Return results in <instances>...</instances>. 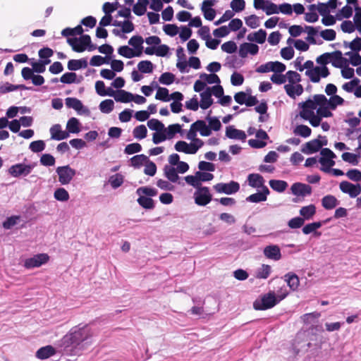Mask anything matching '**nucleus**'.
<instances>
[{
  "instance_id": "26",
  "label": "nucleus",
  "mask_w": 361,
  "mask_h": 361,
  "mask_svg": "<svg viewBox=\"0 0 361 361\" xmlns=\"http://www.w3.org/2000/svg\"><path fill=\"white\" fill-rule=\"evenodd\" d=\"M56 353V350L51 345H47L40 348L36 352V357L40 360H44L50 357Z\"/></svg>"
},
{
  "instance_id": "38",
  "label": "nucleus",
  "mask_w": 361,
  "mask_h": 361,
  "mask_svg": "<svg viewBox=\"0 0 361 361\" xmlns=\"http://www.w3.org/2000/svg\"><path fill=\"white\" fill-rule=\"evenodd\" d=\"M131 165L135 168H140L142 164L149 161V158L145 154H138L130 159Z\"/></svg>"
},
{
  "instance_id": "32",
  "label": "nucleus",
  "mask_w": 361,
  "mask_h": 361,
  "mask_svg": "<svg viewBox=\"0 0 361 361\" xmlns=\"http://www.w3.org/2000/svg\"><path fill=\"white\" fill-rule=\"evenodd\" d=\"M316 213V207L314 204L302 207L300 209V214L305 220H309L313 217Z\"/></svg>"
},
{
  "instance_id": "63",
  "label": "nucleus",
  "mask_w": 361,
  "mask_h": 361,
  "mask_svg": "<svg viewBox=\"0 0 361 361\" xmlns=\"http://www.w3.org/2000/svg\"><path fill=\"white\" fill-rule=\"evenodd\" d=\"M346 176L350 180L353 181L358 182L361 180V171L358 169H350L346 173Z\"/></svg>"
},
{
  "instance_id": "35",
  "label": "nucleus",
  "mask_w": 361,
  "mask_h": 361,
  "mask_svg": "<svg viewBox=\"0 0 361 361\" xmlns=\"http://www.w3.org/2000/svg\"><path fill=\"white\" fill-rule=\"evenodd\" d=\"M80 122L75 117L71 118L66 124V129L68 133H78L80 131Z\"/></svg>"
},
{
  "instance_id": "7",
  "label": "nucleus",
  "mask_w": 361,
  "mask_h": 361,
  "mask_svg": "<svg viewBox=\"0 0 361 361\" xmlns=\"http://www.w3.org/2000/svg\"><path fill=\"white\" fill-rule=\"evenodd\" d=\"M49 259L47 254L40 253L34 255L32 257L26 259L24 261V267L26 269H33L39 267L42 264H46Z\"/></svg>"
},
{
  "instance_id": "5",
  "label": "nucleus",
  "mask_w": 361,
  "mask_h": 361,
  "mask_svg": "<svg viewBox=\"0 0 361 361\" xmlns=\"http://www.w3.org/2000/svg\"><path fill=\"white\" fill-rule=\"evenodd\" d=\"M56 172L59 176V181L61 185L70 183L76 174V171L69 165L57 167Z\"/></svg>"
},
{
  "instance_id": "49",
  "label": "nucleus",
  "mask_w": 361,
  "mask_h": 361,
  "mask_svg": "<svg viewBox=\"0 0 361 361\" xmlns=\"http://www.w3.org/2000/svg\"><path fill=\"white\" fill-rule=\"evenodd\" d=\"M29 149L35 153L41 152L45 149V143L41 140L33 141L30 144Z\"/></svg>"
},
{
  "instance_id": "33",
  "label": "nucleus",
  "mask_w": 361,
  "mask_h": 361,
  "mask_svg": "<svg viewBox=\"0 0 361 361\" xmlns=\"http://www.w3.org/2000/svg\"><path fill=\"white\" fill-rule=\"evenodd\" d=\"M133 94L123 90H119L115 94V100L118 102L128 103L132 101Z\"/></svg>"
},
{
  "instance_id": "36",
  "label": "nucleus",
  "mask_w": 361,
  "mask_h": 361,
  "mask_svg": "<svg viewBox=\"0 0 361 361\" xmlns=\"http://www.w3.org/2000/svg\"><path fill=\"white\" fill-rule=\"evenodd\" d=\"M312 130L307 126L298 125L293 130V133L302 137H308L310 136Z\"/></svg>"
},
{
  "instance_id": "21",
  "label": "nucleus",
  "mask_w": 361,
  "mask_h": 361,
  "mask_svg": "<svg viewBox=\"0 0 361 361\" xmlns=\"http://www.w3.org/2000/svg\"><path fill=\"white\" fill-rule=\"evenodd\" d=\"M200 107L202 109H207L213 104V99L212 98V92L210 87H207L205 91L200 93Z\"/></svg>"
},
{
  "instance_id": "58",
  "label": "nucleus",
  "mask_w": 361,
  "mask_h": 361,
  "mask_svg": "<svg viewBox=\"0 0 361 361\" xmlns=\"http://www.w3.org/2000/svg\"><path fill=\"white\" fill-rule=\"evenodd\" d=\"M305 75L310 78L312 82L317 83L320 81V76L318 70H317V66L311 70H307L305 71Z\"/></svg>"
},
{
  "instance_id": "11",
  "label": "nucleus",
  "mask_w": 361,
  "mask_h": 361,
  "mask_svg": "<svg viewBox=\"0 0 361 361\" xmlns=\"http://www.w3.org/2000/svg\"><path fill=\"white\" fill-rule=\"evenodd\" d=\"M66 105L68 108L75 110L79 114L89 115L90 110L87 107L83 106L80 100L74 97H68L66 99Z\"/></svg>"
},
{
  "instance_id": "60",
  "label": "nucleus",
  "mask_w": 361,
  "mask_h": 361,
  "mask_svg": "<svg viewBox=\"0 0 361 361\" xmlns=\"http://www.w3.org/2000/svg\"><path fill=\"white\" fill-rule=\"evenodd\" d=\"M185 182L190 185L196 188L197 190L198 188L202 187L201 185V183H199V180L197 177L196 173L194 176L189 175L185 177Z\"/></svg>"
},
{
  "instance_id": "10",
  "label": "nucleus",
  "mask_w": 361,
  "mask_h": 361,
  "mask_svg": "<svg viewBox=\"0 0 361 361\" xmlns=\"http://www.w3.org/2000/svg\"><path fill=\"white\" fill-rule=\"evenodd\" d=\"M340 190L345 194H348L351 198H355L361 193V185H354L348 181L344 180L340 183Z\"/></svg>"
},
{
  "instance_id": "23",
  "label": "nucleus",
  "mask_w": 361,
  "mask_h": 361,
  "mask_svg": "<svg viewBox=\"0 0 361 361\" xmlns=\"http://www.w3.org/2000/svg\"><path fill=\"white\" fill-rule=\"evenodd\" d=\"M339 203L340 202L337 198L332 195H327L322 199V205L327 210L333 209L338 205Z\"/></svg>"
},
{
  "instance_id": "55",
  "label": "nucleus",
  "mask_w": 361,
  "mask_h": 361,
  "mask_svg": "<svg viewBox=\"0 0 361 361\" xmlns=\"http://www.w3.org/2000/svg\"><path fill=\"white\" fill-rule=\"evenodd\" d=\"M108 56L103 57L99 55L93 56L90 61V64L92 66H99L104 63H108L109 61L106 60Z\"/></svg>"
},
{
  "instance_id": "52",
  "label": "nucleus",
  "mask_w": 361,
  "mask_h": 361,
  "mask_svg": "<svg viewBox=\"0 0 361 361\" xmlns=\"http://www.w3.org/2000/svg\"><path fill=\"white\" fill-rule=\"evenodd\" d=\"M155 98L163 102H169L171 98L169 97V90L166 87H158Z\"/></svg>"
},
{
  "instance_id": "20",
  "label": "nucleus",
  "mask_w": 361,
  "mask_h": 361,
  "mask_svg": "<svg viewBox=\"0 0 361 361\" xmlns=\"http://www.w3.org/2000/svg\"><path fill=\"white\" fill-rule=\"evenodd\" d=\"M269 190L267 187H264L261 192H258L250 195L246 197V201L249 202L258 203L264 202L267 199V196L269 194Z\"/></svg>"
},
{
  "instance_id": "8",
  "label": "nucleus",
  "mask_w": 361,
  "mask_h": 361,
  "mask_svg": "<svg viewBox=\"0 0 361 361\" xmlns=\"http://www.w3.org/2000/svg\"><path fill=\"white\" fill-rule=\"evenodd\" d=\"M214 189L219 193L232 195L240 190V185L238 182L231 180L229 183H219L214 185Z\"/></svg>"
},
{
  "instance_id": "56",
  "label": "nucleus",
  "mask_w": 361,
  "mask_h": 361,
  "mask_svg": "<svg viewBox=\"0 0 361 361\" xmlns=\"http://www.w3.org/2000/svg\"><path fill=\"white\" fill-rule=\"evenodd\" d=\"M109 182L113 188L116 189L120 187L123 183V177L119 173L111 176Z\"/></svg>"
},
{
  "instance_id": "12",
  "label": "nucleus",
  "mask_w": 361,
  "mask_h": 361,
  "mask_svg": "<svg viewBox=\"0 0 361 361\" xmlns=\"http://www.w3.org/2000/svg\"><path fill=\"white\" fill-rule=\"evenodd\" d=\"M320 154L322 157L319 159V162L322 166L331 167L335 165V161L333 159L336 158V156L330 149L322 148Z\"/></svg>"
},
{
  "instance_id": "57",
  "label": "nucleus",
  "mask_w": 361,
  "mask_h": 361,
  "mask_svg": "<svg viewBox=\"0 0 361 361\" xmlns=\"http://www.w3.org/2000/svg\"><path fill=\"white\" fill-rule=\"evenodd\" d=\"M142 150V146L139 143H132L128 145L124 149V153L126 154H133L134 153L140 152Z\"/></svg>"
},
{
  "instance_id": "40",
  "label": "nucleus",
  "mask_w": 361,
  "mask_h": 361,
  "mask_svg": "<svg viewBox=\"0 0 361 361\" xmlns=\"http://www.w3.org/2000/svg\"><path fill=\"white\" fill-rule=\"evenodd\" d=\"M136 193L139 196H145L148 197H154L157 195V190L152 188L140 187L137 189Z\"/></svg>"
},
{
  "instance_id": "64",
  "label": "nucleus",
  "mask_w": 361,
  "mask_h": 361,
  "mask_svg": "<svg viewBox=\"0 0 361 361\" xmlns=\"http://www.w3.org/2000/svg\"><path fill=\"white\" fill-rule=\"evenodd\" d=\"M356 13L354 16V24L356 29L361 32V8L355 6Z\"/></svg>"
},
{
  "instance_id": "39",
  "label": "nucleus",
  "mask_w": 361,
  "mask_h": 361,
  "mask_svg": "<svg viewBox=\"0 0 361 361\" xmlns=\"http://www.w3.org/2000/svg\"><path fill=\"white\" fill-rule=\"evenodd\" d=\"M138 204L147 209H152L154 207V200L151 197L140 196L137 200Z\"/></svg>"
},
{
  "instance_id": "31",
  "label": "nucleus",
  "mask_w": 361,
  "mask_h": 361,
  "mask_svg": "<svg viewBox=\"0 0 361 361\" xmlns=\"http://www.w3.org/2000/svg\"><path fill=\"white\" fill-rule=\"evenodd\" d=\"M193 127H197V130L202 136H209L212 134V130L209 126L202 120H197L193 123Z\"/></svg>"
},
{
  "instance_id": "48",
  "label": "nucleus",
  "mask_w": 361,
  "mask_h": 361,
  "mask_svg": "<svg viewBox=\"0 0 361 361\" xmlns=\"http://www.w3.org/2000/svg\"><path fill=\"white\" fill-rule=\"evenodd\" d=\"M175 80V75L170 73L166 72L161 75L159 78V81L160 83L166 85H169L172 84Z\"/></svg>"
},
{
  "instance_id": "54",
  "label": "nucleus",
  "mask_w": 361,
  "mask_h": 361,
  "mask_svg": "<svg viewBox=\"0 0 361 361\" xmlns=\"http://www.w3.org/2000/svg\"><path fill=\"white\" fill-rule=\"evenodd\" d=\"M206 119L209 122V126L210 127L211 130H214V131H218L221 128V123L220 121L216 117H211L209 115H208L206 118Z\"/></svg>"
},
{
  "instance_id": "9",
  "label": "nucleus",
  "mask_w": 361,
  "mask_h": 361,
  "mask_svg": "<svg viewBox=\"0 0 361 361\" xmlns=\"http://www.w3.org/2000/svg\"><path fill=\"white\" fill-rule=\"evenodd\" d=\"M326 145L327 140L326 139V137H324V143H322L319 139H314L306 142L302 146L301 152L306 154H311L318 152L323 146H326Z\"/></svg>"
},
{
  "instance_id": "27",
  "label": "nucleus",
  "mask_w": 361,
  "mask_h": 361,
  "mask_svg": "<svg viewBox=\"0 0 361 361\" xmlns=\"http://www.w3.org/2000/svg\"><path fill=\"white\" fill-rule=\"evenodd\" d=\"M266 31L263 29H260L257 32L249 34L247 37V39L250 42H255L258 44H263L266 40Z\"/></svg>"
},
{
  "instance_id": "1",
  "label": "nucleus",
  "mask_w": 361,
  "mask_h": 361,
  "mask_svg": "<svg viewBox=\"0 0 361 361\" xmlns=\"http://www.w3.org/2000/svg\"><path fill=\"white\" fill-rule=\"evenodd\" d=\"M93 336L94 332L88 325L75 326L63 338V343L66 346L83 347L91 343Z\"/></svg>"
},
{
  "instance_id": "50",
  "label": "nucleus",
  "mask_w": 361,
  "mask_h": 361,
  "mask_svg": "<svg viewBox=\"0 0 361 361\" xmlns=\"http://www.w3.org/2000/svg\"><path fill=\"white\" fill-rule=\"evenodd\" d=\"M40 164L44 166H52L55 164V158L50 154H44L40 157Z\"/></svg>"
},
{
  "instance_id": "34",
  "label": "nucleus",
  "mask_w": 361,
  "mask_h": 361,
  "mask_svg": "<svg viewBox=\"0 0 361 361\" xmlns=\"http://www.w3.org/2000/svg\"><path fill=\"white\" fill-rule=\"evenodd\" d=\"M269 183L270 187L278 192H284L288 187L287 182L281 180H270Z\"/></svg>"
},
{
  "instance_id": "28",
  "label": "nucleus",
  "mask_w": 361,
  "mask_h": 361,
  "mask_svg": "<svg viewBox=\"0 0 361 361\" xmlns=\"http://www.w3.org/2000/svg\"><path fill=\"white\" fill-rule=\"evenodd\" d=\"M144 42V39L142 36L135 35L133 36L128 41V44L133 47L135 48V52H140V56L142 54L143 47L142 44Z\"/></svg>"
},
{
  "instance_id": "25",
  "label": "nucleus",
  "mask_w": 361,
  "mask_h": 361,
  "mask_svg": "<svg viewBox=\"0 0 361 361\" xmlns=\"http://www.w3.org/2000/svg\"><path fill=\"white\" fill-rule=\"evenodd\" d=\"M164 175L171 183H176L179 179L176 169L171 165L164 166Z\"/></svg>"
},
{
  "instance_id": "24",
  "label": "nucleus",
  "mask_w": 361,
  "mask_h": 361,
  "mask_svg": "<svg viewBox=\"0 0 361 361\" xmlns=\"http://www.w3.org/2000/svg\"><path fill=\"white\" fill-rule=\"evenodd\" d=\"M284 89L286 94L293 99H295L296 95H301L303 92V87L300 84L296 85L291 84L285 85Z\"/></svg>"
},
{
  "instance_id": "53",
  "label": "nucleus",
  "mask_w": 361,
  "mask_h": 361,
  "mask_svg": "<svg viewBox=\"0 0 361 361\" xmlns=\"http://www.w3.org/2000/svg\"><path fill=\"white\" fill-rule=\"evenodd\" d=\"M77 75L73 72L64 73L60 78V81L65 84H71L76 82Z\"/></svg>"
},
{
  "instance_id": "29",
  "label": "nucleus",
  "mask_w": 361,
  "mask_h": 361,
  "mask_svg": "<svg viewBox=\"0 0 361 361\" xmlns=\"http://www.w3.org/2000/svg\"><path fill=\"white\" fill-rule=\"evenodd\" d=\"M285 281L292 290H295L300 284L298 276L293 273H288L285 276Z\"/></svg>"
},
{
  "instance_id": "46",
  "label": "nucleus",
  "mask_w": 361,
  "mask_h": 361,
  "mask_svg": "<svg viewBox=\"0 0 361 361\" xmlns=\"http://www.w3.org/2000/svg\"><path fill=\"white\" fill-rule=\"evenodd\" d=\"M133 133L134 137L142 140L146 137L147 130L145 125H140L134 128Z\"/></svg>"
},
{
  "instance_id": "6",
  "label": "nucleus",
  "mask_w": 361,
  "mask_h": 361,
  "mask_svg": "<svg viewBox=\"0 0 361 361\" xmlns=\"http://www.w3.org/2000/svg\"><path fill=\"white\" fill-rule=\"evenodd\" d=\"M194 199L196 204L205 206L212 201V195L209 192V188L202 186L196 190L194 193Z\"/></svg>"
},
{
  "instance_id": "13",
  "label": "nucleus",
  "mask_w": 361,
  "mask_h": 361,
  "mask_svg": "<svg viewBox=\"0 0 361 361\" xmlns=\"http://www.w3.org/2000/svg\"><path fill=\"white\" fill-rule=\"evenodd\" d=\"M291 192L294 195L305 197L312 194V187L302 183H295L291 185Z\"/></svg>"
},
{
  "instance_id": "47",
  "label": "nucleus",
  "mask_w": 361,
  "mask_h": 361,
  "mask_svg": "<svg viewBox=\"0 0 361 361\" xmlns=\"http://www.w3.org/2000/svg\"><path fill=\"white\" fill-rule=\"evenodd\" d=\"M263 10L267 16L279 13V7L276 4L271 1H266Z\"/></svg>"
},
{
  "instance_id": "22",
  "label": "nucleus",
  "mask_w": 361,
  "mask_h": 361,
  "mask_svg": "<svg viewBox=\"0 0 361 361\" xmlns=\"http://www.w3.org/2000/svg\"><path fill=\"white\" fill-rule=\"evenodd\" d=\"M331 59H333L332 65L336 68H342L348 63V60L343 57V54L339 50L331 53Z\"/></svg>"
},
{
  "instance_id": "41",
  "label": "nucleus",
  "mask_w": 361,
  "mask_h": 361,
  "mask_svg": "<svg viewBox=\"0 0 361 361\" xmlns=\"http://www.w3.org/2000/svg\"><path fill=\"white\" fill-rule=\"evenodd\" d=\"M137 68L142 73H151L153 71L154 66L150 61H141L137 64Z\"/></svg>"
},
{
  "instance_id": "30",
  "label": "nucleus",
  "mask_w": 361,
  "mask_h": 361,
  "mask_svg": "<svg viewBox=\"0 0 361 361\" xmlns=\"http://www.w3.org/2000/svg\"><path fill=\"white\" fill-rule=\"evenodd\" d=\"M118 53L127 59H131L133 57H140V53L135 52L133 49L130 48L128 46L124 45L121 46L118 49Z\"/></svg>"
},
{
  "instance_id": "51",
  "label": "nucleus",
  "mask_w": 361,
  "mask_h": 361,
  "mask_svg": "<svg viewBox=\"0 0 361 361\" xmlns=\"http://www.w3.org/2000/svg\"><path fill=\"white\" fill-rule=\"evenodd\" d=\"M200 78L202 80H206L208 84H214L216 83L219 85L221 82V80L219 76L216 74H207V73H201Z\"/></svg>"
},
{
  "instance_id": "4",
  "label": "nucleus",
  "mask_w": 361,
  "mask_h": 361,
  "mask_svg": "<svg viewBox=\"0 0 361 361\" xmlns=\"http://www.w3.org/2000/svg\"><path fill=\"white\" fill-rule=\"evenodd\" d=\"M35 166V163L29 164L19 163L9 167L8 172L14 178L25 177L32 172Z\"/></svg>"
},
{
  "instance_id": "62",
  "label": "nucleus",
  "mask_w": 361,
  "mask_h": 361,
  "mask_svg": "<svg viewBox=\"0 0 361 361\" xmlns=\"http://www.w3.org/2000/svg\"><path fill=\"white\" fill-rule=\"evenodd\" d=\"M245 20L247 25L252 29L257 28L259 25V19L256 15H250V16L246 17Z\"/></svg>"
},
{
  "instance_id": "37",
  "label": "nucleus",
  "mask_w": 361,
  "mask_h": 361,
  "mask_svg": "<svg viewBox=\"0 0 361 361\" xmlns=\"http://www.w3.org/2000/svg\"><path fill=\"white\" fill-rule=\"evenodd\" d=\"M271 267L268 264H262L256 271V278L266 279L271 274Z\"/></svg>"
},
{
  "instance_id": "59",
  "label": "nucleus",
  "mask_w": 361,
  "mask_h": 361,
  "mask_svg": "<svg viewBox=\"0 0 361 361\" xmlns=\"http://www.w3.org/2000/svg\"><path fill=\"white\" fill-rule=\"evenodd\" d=\"M230 6L233 11L238 13L245 9V1L244 0H233Z\"/></svg>"
},
{
  "instance_id": "17",
  "label": "nucleus",
  "mask_w": 361,
  "mask_h": 361,
  "mask_svg": "<svg viewBox=\"0 0 361 361\" xmlns=\"http://www.w3.org/2000/svg\"><path fill=\"white\" fill-rule=\"evenodd\" d=\"M176 151L185 154H194L197 152V147L193 143H187L185 141H178L174 146Z\"/></svg>"
},
{
  "instance_id": "14",
  "label": "nucleus",
  "mask_w": 361,
  "mask_h": 361,
  "mask_svg": "<svg viewBox=\"0 0 361 361\" xmlns=\"http://www.w3.org/2000/svg\"><path fill=\"white\" fill-rule=\"evenodd\" d=\"M263 253L270 259L278 261L281 258V249L277 245H270L264 247Z\"/></svg>"
},
{
  "instance_id": "43",
  "label": "nucleus",
  "mask_w": 361,
  "mask_h": 361,
  "mask_svg": "<svg viewBox=\"0 0 361 361\" xmlns=\"http://www.w3.org/2000/svg\"><path fill=\"white\" fill-rule=\"evenodd\" d=\"M147 126L150 130L161 132L165 129L164 125L158 119L152 118L147 121Z\"/></svg>"
},
{
  "instance_id": "44",
  "label": "nucleus",
  "mask_w": 361,
  "mask_h": 361,
  "mask_svg": "<svg viewBox=\"0 0 361 361\" xmlns=\"http://www.w3.org/2000/svg\"><path fill=\"white\" fill-rule=\"evenodd\" d=\"M344 102L345 101L342 97H341L338 95L334 94L332 95L328 100V105L331 109L334 110L336 109L337 106L343 104Z\"/></svg>"
},
{
  "instance_id": "2",
  "label": "nucleus",
  "mask_w": 361,
  "mask_h": 361,
  "mask_svg": "<svg viewBox=\"0 0 361 361\" xmlns=\"http://www.w3.org/2000/svg\"><path fill=\"white\" fill-rule=\"evenodd\" d=\"M288 294V293L286 290L279 295H276L274 291H269L268 293L263 295L260 300H256L253 303V307L257 310L272 308L283 300Z\"/></svg>"
},
{
  "instance_id": "18",
  "label": "nucleus",
  "mask_w": 361,
  "mask_h": 361,
  "mask_svg": "<svg viewBox=\"0 0 361 361\" xmlns=\"http://www.w3.org/2000/svg\"><path fill=\"white\" fill-rule=\"evenodd\" d=\"M247 182L248 185L254 188H261L263 190L264 187H267L264 185V179L259 173H250L247 176Z\"/></svg>"
},
{
  "instance_id": "61",
  "label": "nucleus",
  "mask_w": 361,
  "mask_h": 361,
  "mask_svg": "<svg viewBox=\"0 0 361 361\" xmlns=\"http://www.w3.org/2000/svg\"><path fill=\"white\" fill-rule=\"evenodd\" d=\"M221 49L228 54H233L237 50V45L233 41H228L221 45Z\"/></svg>"
},
{
  "instance_id": "45",
  "label": "nucleus",
  "mask_w": 361,
  "mask_h": 361,
  "mask_svg": "<svg viewBox=\"0 0 361 361\" xmlns=\"http://www.w3.org/2000/svg\"><path fill=\"white\" fill-rule=\"evenodd\" d=\"M54 198L61 202L68 200L69 194L67 190L63 188L56 189L54 194Z\"/></svg>"
},
{
  "instance_id": "15",
  "label": "nucleus",
  "mask_w": 361,
  "mask_h": 361,
  "mask_svg": "<svg viewBox=\"0 0 361 361\" xmlns=\"http://www.w3.org/2000/svg\"><path fill=\"white\" fill-rule=\"evenodd\" d=\"M226 136L232 140H238L245 142L247 137L243 130H238L233 126H228L226 128Z\"/></svg>"
},
{
  "instance_id": "16",
  "label": "nucleus",
  "mask_w": 361,
  "mask_h": 361,
  "mask_svg": "<svg viewBox=\"0 0 361 361\" xmlns=\"http://www.w3.org/2000/svg\"><path fill=\"white\" fill-rule=\"evenodd\" d=\"M259 51V47L253 43L245 42L240 44L239 55L241 58H245L247 54L256 55Z\"/></svg>"
},
{
  "instance_id": "19",
  "label": "nucleus",
  "mask_w": 361,
  "mask_h": 361,
  "mask_svg": "<svg viewBox=\"0 0 361 361\" xmlns=\"http://www.w3.org/2000/svg\"><path fill=\"white\" fill-rule=\"evenodd\" d=\"M51 138L56 140H62L67 139L69 137L68 131H63L61 130L60 124H55L51 127L50 130Z\"/></svg>"
},
{
  "instance_id": "3",
  "label": "nucleus",
  "mask_w": 361,
  "mask_h": 361,
  "mask_svg": "<svg viewBox=\"0 0 361 361\" xmlns=\"http://www.w3.org/2000/svg\"><path fill=\"white\" fill-rule=\"evenodd\" d=\"M67 42L76 52H82L86 49L91 51L97 49L96 44L92 43L91 37L88 35H82L79 38H69Z\"/></svg>"
},
{
  "instance_id": "42",
  "label": "nucleus",
  "mask_w": 361,
  "mask_h": 361,
  "mask_svg": "<svg viewBox=\"0 0 361 361\" xmlns=\"http://www.w3.org/2000/svg\"><path fill=\"white\" fill-rule=\"evenodd\" d=\"M114 107V102L112 99H105L99 104V109L104 114H109Z\"/></svg>"
}]
</instances>
